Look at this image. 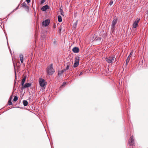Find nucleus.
Here are the masks:
<instances>
[{"instance_id":"nucleus-16","label":"nucleus","mask_w":148,"mask_h":148,"mask_svg":"<svg viewBox=\"0 0 148 148\" xmlns=\"http://www.w3.org/2000/svg\"><path fill=\"white\" fill-rule=\"evenodd\" d=\"M23 103L24 106H26L28 104V102L26 100H23Z\"/></svg>"},{"instance_id":"nucleus-26","label":"nucleus","mask_w":148,"mask_h":148,"mask_svg":"<svg viewBox=\"0 0 148 148\" xmlns=\"http://www.w3.org/2000/svg\"><path fill=\"white\" fill-rule=\"evenodd\" d=\"M60 13H61V14L63 15V16H64V15H63V12L62 11H60Z\"/></svg>"},{"instance_id":"nucleus-15","label":"nucleus","mask_w":148,"mask_h":148,"mask_svg":"<svg viewBox=\"0 0 148 148\" xmlns=\"http://www.w3.org/2000/svg\"><path fill=\"white\" fill-rule=\"evenodd\" d=\"M130 55H129V56L127 58L126 60V65H127L128 63L129 62L130 60Z\"/></svg>"},{"instance_id":"nucleus-30","label":"nucleus","mask_w":148,"mask_h":148,"mask_svg":"<svg viewBox=\"0 0 148 148\" xmlns=\"http://www.w3.org/2000/svg\"><path fill=\"white\" fill-rule=\"evenodd\" d=\"M62 30V28L61 27H60L59 29V31L60 32H61Z\"/></svg>"},{"instance_id":"nucleus-13","label":"nucleus","mask_w":148,"mask_h":148,"mask_svg":"<svg viewBox=\"0 0 148 148\" xmlns=\"http://www.w3.org/2000/svg\"><path fill=\"white\" fill-rule=\"evenodd\" d=\"M23 7H25L26 9L29 10V7L26 4L25 2H23L22 4Z\"/></svg>"},{"instance_id":"nucleus-32","label":"nucleus","mask_w":148,"mask_h":148,"mask_svg":"<svg viewBox=\"0 0 148 148\" xmlns=\"http://www.w3.org/2000/svg\"><path fill=\"white\" fill-rule=\"evenodd\" d=\"M146 14H147V16H148V10L147 11V13Z\"/></svg>"},{"instance_id":"nucleus-12","label":"nucleus","mask_w":148,"mask_h":148,"mask_svg":"<svg viewBox=\"0 0 148 148\" xmlns=\"http://www.w3.org/2000/svg\"><path fill=\"white\" fill-rule=\"evenodd\" d=\"M20 59L22 63H23V57L22 54H21L20 55Z\"/></svg>"},{"instance_id":"nucleus-9","label":"nucleus","mask_w":148,"mask_h":148,"mask_svg":"<svg viewBox=\"0 0 148 148\" xmlns=\"http://www.w3.org/2000/svg\"><path fill=\"white\" fill-rule=\"evenodd\" d=\"M31 86V84L30 83H26L23 86H22L21 88V89H23L26 88H28L30 87Z\"/></svg>"},{"instance_id":"nucleus-18","label":"nucleus","mask_w":148,"mask_h":148,"mask_svg":"<svg viewBox=\"0 0 148 148\" xmlns=\"http://www.w3.org/2000/svg\"><path fill=\"white\" fill-rule=\"evenodd\" d=\"M101 40V37H98L97 38L96 37L95 38V39H94V41H100Z\"/></svg>"},{"instance_id":"nucleus-24","label":"nucleus","mask_w":148,"mask_h":148,"mask_svg":"<svg viewBox=\"0 0 148 148\" xmlns=\"http://www.w3.org/2000/svg\"><path fill=\"white\" fill-rule=\"evenodd\" d=\"M45 2V0H41L40 4H43Z\"/></svg>"},{"instance_id":"nucleus-22","label":"nucleus","mask_w":148,"mask_h":148,"mask_svg":"<svg viewBox=\"0 0 148 148\" xmlns=\"http://www.w3.org/2000/svg\"><path fill=\"white\" fill-rule=\"evenodd\" d=\"M18 99V97L17 96H15L14 99H13V101H16Z\"/></svg>"},{"instance_id":"nucleus-2","label":"nucleus","mask_w":148,"mask_h":148,"mask_svg":"<svg viewBox=\"0 0 148 148\" xmlns=\"http://www.w3.org/2000/svg\"><path fill=\"white\" fill-rule=\"evenodd\" d=\"M117 22V19H114L113 20L111 26V31L112 33L115 30V25Z\"/></svg>"},{"instance_id":"nucleus-20","label":"nucleus","mask_w":148,"mask_h":148,"mask_svg":"<svg viewBox=\"0 0 148 148\" xmlns=\"http://www.w3.org/2000/svg\"><path fill=\"white\" fill-rule=\"evenodd\" d=\"M77 21H76L75 23L73 25V27L74 28H76L77 25Z\"/></svg>"},{"instance_id":"nucleus-7","label":"nucleus","mask_w":148,"mask_h":148,"mask_svg":"<svg viewBox=\"0 0 148 148\" xmlns=\"http://www.w3.org/2000/svg\"><path fill=\"white\" fill-rule=\"evenodd\" d=\"M50 23L49 20L48 19L42 22V25L44 26H47L49 25Z\"/></svg>"},{"instance_id":"nucleus-4","label":"nucleus","mask_w":148,"mask_h":148,"mask_svg":"<svg viewBox=\"0 0 148 148\" xmlns=\"http://www.w3.org/2000/svg\"><path fill=\"white\" fill-rule=\"evenodd\" d=\"M134 138L133 136H131L129 139V144L131 146L134 145Z\"/></svg>"},{"instance_id":"nucleus-6","label":"nucleus","mask_w":148,"mask_h":148,"mask_svg":"<svg viewBox=\"0 0 148 148\" xmlns=\"http://www.w3.org/2000/svg\"><path fill=\"white\" fill-rule=\"evenodd\" d=\"M79 58L78 57H77L76 58L75 60V62L73 65V66L74 67H76L78 65L79 63Z\"/></svg>"},{"instance_id":"nucleus-8","label":"nucleus","mask_w":148,"mask_h":148,"mask_svg":"<svg viewBox=\"0 0 148 148\" xmlns=\"http://www.w3.org/2000/svg\"><path fill=\"white\" fill-rule=\"evenodd\" d=\"M140 19L137 18L134 23L133 26L134 28H136L137 26Z\"/></svg>"},{"instance_id":"nucleus-19","label":"nucleus","mask_w":148,"mask_h":148,"mask_svg":"<svg viewBox=\"0 0 148 148\" xmlns=\"http://www.w3.org/2000/svg\"><path fill=\"white\" fill-rule=\"evenodd\" d=\"M58 21L59 22H61L62 21V17L60 16H58Z\"/></svg>"},{"instance_id":"nucleus-34","label":"nucleus","mask_w":148,"mask_h":148,"mask_svg":"<svg viewBox=\"0 0 148 148\" xmlns=\"http://www.w3.org/2000/svg\"><path fill=\"white\" fill-rule=\"evenodd\" d=\"M11 99H12V96H11V97H10V99H11Z\"/></svg>"},{"instance_id":"nucleus-33","label":"nucleus","mask_w":148,"mask_h":148,"mask_svg":"<svg viewBox=\"0 0 148 148\" xmlns=\"http://www.w3.org/2000/svg\"><path fill=\"white\" fill-rule=\"evenodd\" d=\"M82 72H81L80 73V74L79 75V76H80V75H82Z\"/></svg>"},{"instance_id":"nucleus-10","label":"nucleus","mask_w":148,"mask_h":148,"mask_svg":"<svg viewBox=\"0 0 148 148\" xmlns=\"http://www.w3.org/2000/svg\"><path fill=\"white\" fill-rule=\"evenodd\" d=\"M49 7L47 5H45L43 6L41 9V10L43 11H45L49 9Z\"/></svg>"},{"instance_id":"nucleus-27","label":"nucleus","mask_w":148,"mask_h":148,"mask_svg":"<svg viewBox=\"0 0 148 148\" xmlns=\"http://www.w3.org/2000/svg\"><path fill=\"white\" fill-rule=\"evenodd\" d=\"M30 0H26V1L28 3H29L30 2Z\"/></svg>"},{"instance_id":"nucleus-14","label":"nucleus","mask_w":148,"mask_h":148,"mask_svg":"<svg viewBox=\"0 0 148 148\" xmlns=\"http://www.w3.org/2000/svg\"><path fill=\"white\" fill-rule=\"evenodd\" d=\"M26 79V77H25L22 79V80L21 82V85L22 86L24 85Z\"/></svg>"},{"instance_id":"nucleus-21","label":"nucleus","mask_w":148,"mask_h":148,"mask_svg":"<svg viewBox=\"0 0 148 148\" xmlns=\"http://www.w3.org/2000/svg\"><path fill=\"white\" fill-rule=\"evenodd\" d=\"M8 104L10 105H11L12 104V102H11V98L8 101Z\"/></svg>"},{"instance_id":"nucleus-23","label":"nucleus","mask_w":148,"mask_h":148,"mask_svg":"<svg viewBox=\"0 0 148 148\" xmlns=\"http://www.w3.org/2000/svg\"><path fill=\"white\" fill-rule=\"evenodd\" d=\"M69 65H68L66 66V69H65L64 70V71H66V70H67L68 69H69Z\"/></svg>"},{"instance_id":"nucleus-3","label":"nucleus","mask_w":148,"mask_h":148,"mask_svg":"<svg viewBox=\"0 0 148 148\" xmlns=\"http://www.w3.org/2000/svg\"><path fill=\"white\" fill-rule=\"evenodd\" d=\"M115 58V56H113L112 57H109L108 58H106V60L108 63H110L114 61Z\"/></svg>"},{"instance_id":"nucleus-17","label":"nucleus","mask_w":148,"mask_h":148,"mask_svg":"<svg viewBox=\"0 0 148 148\" xmlns=\"http://www.w3.org/2000/svg\"><path fill=\"white\" fill-rule=\"evenodd\" d=\"M65 72V71H64V70H62V71H60L59 72H58V75H62V74H63V73Z\"/></svg>"},{"instance_id":"nucleus-31","label":"nucleus","mask_w":148,"mask_h":148,"mask_svg":"<svg viewBox=\"0 0 148 148\" xmlns=\"http://www.w3.org/2000/svg\"><path fill=\"white\" fill-rule=\"evenodd\" d=\"M19 5H18V6L17 8H16L15 9V10H17V9L18 8V7H19Z\"/></svg>"},{"instance_id":"nucleus-28","label":"nucleus","mask_w":148,"mask_h":148,"mask_svg":"<svg viewBox=\"0 0 148 148\" xmlns=\"http://www.w3.org/2000/svg\"><path fill=\"white\" fill-rule=\"evenodd\" d=\"M113 3V1H111L110 2V5H111Z\"/></svg>"},{"instance_id":"nucleus-1","label":"nucleus","mask_w":148,"mask_h":148,"mask_svg":"<svg viewBox=\"0 0 148 148\" xmlns=\"http://www.w3.org/2000/svg\"><path fill=\"white\" fill-rule=\"evenodd\" d=\"M55 71L53 69V64H51L50 66H49L47 70V72L49 75H52L54 72Z\"/></svg>"},{"instance_id":"nucleus-5","label":"nucleus","mask_w":148,"mask_h":148,"mask_svg":"<svg viewBox=\"0 0 148 148\" xmlns=\"http://www.w3.org/2000/svg\"><path fill=\"white\" fill-rule=\"evenodd\" d=\"M39 82L40 86L43 87L45 85V81L42 78H40L39 79Z\"/></svg>"},{"instance_id":"nucleus-29","label":"nucleus","mask_w":148,"mask_h":148,"mask_svg":"<svg viewBox=\"0 0 148 148\" xmlns=\"http://www.w3.org/2000/svg\"><path fill=\"white\" fill-rule=\"evenodd\" d=\"M133 53V51H131V52H130V55H130H130H132V53Z\"/></svg>"},{"instance_id":"nucleus-25","label":"nucleus","mask_w":148,"mask_h":148,"mask_svg":"<svg viewBox=\"0 0 148 148\" xmlns=\"http://www.w3.org/2000/svg\"><path fill=\"white\" fill-rule=\"evenodd\" d=\"M66 84V83L65 82H63V83L62 84V86H64Z\"/></svg>"},{"instance_id":"nucleus-11","label":"nucleus","mask_w":148,"mask_h":148,"mask_svg":"<svg viewBox=\"0 0 148 148\" xmlns=\"http://www.w3.org/2000/svg\"><path fill=\"white\" fill-rule=\"evenodd\" d=\"M72 51L75 53H77L79 52V49L77 47H75L73 49Z\"/></svg>"}]
</instances>
